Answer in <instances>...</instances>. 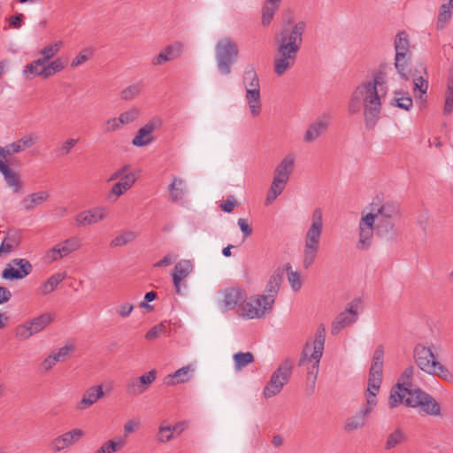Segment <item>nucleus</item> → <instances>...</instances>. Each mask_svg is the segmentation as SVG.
Returning <instances> with one entry per match:
<instances>
[{
    "instance_id": "24",
    "label": "nucleus",
    "mask_w": 453,
    "mask_h": 453,
    "mask_svg": "<svg viewBox=\"0 0 453 453\" xmlns=\"http://www.w3.org/2000/svg\"><path fill=\"white\" fill-rule=\"evenodd\" d=\"M104 396L102 385L88 388L83 394L80 402L76 404V410L84 411L91 407L97 401Z\"/></svg>"
},
{
    "instance_id": "54",
    "label": "nucleus",
    "mask_w": 453,
    "mask_h": 453,
    "mask_svg": "<svg viewBox=\"0 0 453 453\" xmlns=\"http://www.w3.org/2000/svg\"><path fill=\"white\" fill-rule=\"evenodd\" d=\"M94 50L92 48H85L81 50L71 61L70 66L77 68L78 66L88 62L93 56Z\"/></svg>"
},
{
    "instance_id": "63",
    "label": "nucleus",
    "mask_w": 453,
    "mask_h": 453,
    "mask_svg": "<svg viewBox=\"0 0 453 453\" xmlns=\"http://www.w3.org/2000/svg\"><path fill=\"white\" fill-rule=\"evenodd\" d=\"M134 173V172L130 171V167L128 165H124L121 168L116 170L113 172L110 177L107 179V182H111L117 180H122L124 176H127V174Z\"/></svg>"
},
{
    "instance_id": "48",
    "label": "nucleus",
    "mask_w": 453,
    "mask_h": 453,
    "mask_svg": "<svg viewBox=\"0 0 453 453\" xmlns=\"http://www.w3.org/2000/svg\"><path fill=\"white\" fill-rule=\"evenodd\" d=\"M79 139L69 137L62 141L56 147L55 151L58 157H65L69 155L72 150L78 144Z\"/></svg>"
},
{
    "instance_id": "52",
    "label": "nucleus",
    "mask_w": 453,
    "mask_h": 453,
    "mask_svg": "<svg viewBox=\"0 0 453 453\" xmlns=\"http://www.w3.org/2000/svg\"><path fill=\"white\" fill-rule=\"evenodd\" d=\"M177 430L179 433L181 432L179 425L174 426L161 425L158 428L157 441L162 443L171 441L173 438V433Z\"/></svg>"
},
{
    "instance_id": "30",
    "label": "nucleus",
    "mask_w": 453,
    "mask_h": 453,
    "mask_svg": "<svg viewBox=\"0 0 453 453\" xmlns=\"http://www.w3.org/2000/svg\"><path fill=\"white\" fill-rule=\"evenodd\" d=\"M54 319L55 315L52 312H44L27 321L35 335L44 331L54 321Z\"/></svg>"
},
{
    "instance_id": "38",
    "label": "nucleus",
    "mask_w": 453,
    "mask_h": 453,
    "mask_svg": "<svg viewBox=\"0 0 453 453\" xmlns=\"http://www.w3.org/2000/svg\"><path fill=\"white\" fill-rule=\"evenodd\" d=\"M287 184V181L273 177L271 187L266 196V204L272 203L283 192Z\"/></svg>"
},
{
    "instance_id": "21",
    "label": "nucleus",
    "mask_w": 453,
    "mask_h": 453,
    "mask_svg": "<svg viewBox=\"0 0 453 453\" xmlns=\"http://www.w3.org/2000/svg\"><path fill=\"white\" fill-rule=\"evenodd\" d=\"M194 270V265L191 260L181 259L176 263L172 270L171 276L177 294H180L181 282L186 280Z\"/></svg>"
},
{
    "instance_id": "58",
    "label": "nucleus",
    "mask_w": 453,
    "mask_h": 453,
    "mask_svg": "<svg viewBox=\"0 0 453 453\" xmlns=\"http://www.w3.org/2000/svg\"><path fill=\"white\" fill-rule=\"evenodd\" d=\"M384 347L380 344L376 347L372 360L370 370L383 371Z\"/></svg>"
},
{
    "instance_id": "2",
    "label": "nucleus",
    "mask_w": 453,
    "mask_h": 453,
    "mask_svg": "<svg viewBox=\"0 0 453 453\" xmlns=\"http://www.w3.org/2000/svg\"><path fill=\"white\" fill-rule=\"evenodd\" d=\"M305 27L303 21H299L280 34L273 57V70L278 76H282L295 65Z\"/></svg>"
},
{
    "instance_id": "39",
    "label": "nucleus",
    "mask_w": 453,
    "mask_h": 453,
    "mask_svg": "<svg viewBox=\"0 0 453 453\" xmlns=\"http://www.w3.org/2000/svg\"><path fill=\"white\" fill-rule=\"evenodd\" d=\"M19 242L20 237L18 233H9L0 245V256L11 253Z\"/></svg>"
},
{
    "instance_id": "60",
    "label": "nucleus",
    "mask_w": 453,
    "mask_h": 453,
    "mask_svg": "<svg viewBox=\"0 0 453 453\" xmlns=\"http://www.w3.org/2000/svg\"><path fill=\"white\" fill-rule=\"evenodd\" d=\"M277 11L278 10L273 7L263 4L261 23L264 27H267L271 24Z\"/></svg>"
},
{
    "instance_id": "25",
    "label": "nucleus",
    "mask_w": 453,
    "mask_h": 453,
    "mask_svg": "<svg viewBox=\"0 0 453 453\" xmlns=\"http://www.w3.org/2000/svg\"><path fill=\"white\" fill-rule=\"evenodd\" d=\"M296 156L293 153L287 154L276 165L273 177L288 182L295 169Z\"/></svg>"
},
{
    "instance_id": "49",
    "label": "nucleus",
    "mask_w": 453,
    "mask_h": 453,
    "mask_svg": "<svg viewBox=\"0 0 453 453\" xmlns=\"http://www.w3.org/2000/svg\"><path fill=\"white\" fill-rule=\"evenodd\" d=\"M66 65V61L60 57L46 62L48 79L64 71Z\"/></svg>"
},
{
    "instance_id": "33",
    "label": "nucleus",
    "mask_w": 453,
    "mask_h": 453,
    "mask_svg": "<svg viewBox=\"0 0 453 453\" xmlns=\"http://www.w3.org/2000/svg\"><path fill=\"white\" fill-rule=\"evenodd\" d=\"M281 276L280 274H273L270 277L268 280L265 289V304H274L275 298L278 295V292L280 290V285H281Z\"/></svg>"
},
{
    "instance_id": "44",
    "label": "nucleus",
    "mask_w": 453,
    "mask_h": 453,
    "mask_svg": "<svg viewBox=\"0 0 453 453\" xmlns=\"http://www.w3.org/2000/svg\"><path fill=\"white\" fill-rule=\"evenodd\" d=\"M169 58L170 61H174L180 58L185 51V45L180 41H176L163 49Z\"/></svg>"
},
{
    "instance_id": "41",
    "label": "nucleus",
    "mask_w": 453,
    "mask_h": 453,
    "mask_svg": "<svg viewBox=\"0 0 453 453\" xmlns=\"http://www.w3.org/2000/svg\"><path fill=\"white\" fill-rule=\"evenodd\" d=\"M62 47L63 42L60 40L44 46L39 50V55L41 56L40 58H42L44 62L51 60L60 51Z\"/></svg>"
},
{
    "instance_id": "9",
    "label": "nucleus",
    "mask_w": 453,
    "mask_h": 453,
    "mask_svg": "<svg viewBox=\"0 0 453 453\" xmlns=\"http://www.w3.org/2000/svg\"><path fill=\"white\" fill-rule=\"evenodd\" d=\"M366 213H372L376 220L395 219L401 215V207L398 202L394 200L384 201L376 196L367 207Z\"/></svg>"
},
{
    "instance_id": "43",
    "label": "nucleus",
    "mask_w": 453,
    "mask_h": 453,
    "mask_svg": "<svg viewBox=\"0 0 453 453\" xmlns=\"http://www.w3.org/2000/svg\"><path fill=\"white\" fill-rule=\"evenodd\" d=\"M367 420L357 413L346 418L343 429L346 432H353L356 430L363 429L366 426Z\"/></svg>"
},
{
    "instance_id": "37",
    "label": "nucleus",
    "mask_w": 453,
    "mask_h": 453,
    "mask_svg": "<svg viewBox=\"0 0 453 453\" xmlns=\"http://www.w3.org/2000/svg\"><path fill=\"white\" fill-rule=\"evenodd\" d=\"M66 277L65 273H57L51 275L46 281H44L41 287L40 291L42 295L46 296L53 292L60 282H62Z\"/></svg>"
},
{
    "instance_id": "11",
    "label": "nucleus",
    "mask_w": 453,
    "mask_h": 453,
    "mask_svg": "<svg viewBox=\"0 0 453 453\" xmlns=\"http://www.w3.org/2000/svg\"><path fill=\"white\" fill-rule=\"evenodd\" d=\"M81 247V242L79 237H69L58 242L52 248L46 250L44 259L48 264H52L70 256L72 253L79 250Z\"/></svg>"
},
{
    "instance_id": "40",
    "label": "nucleus",
    "mask_w": 453,
    "mask_h": 453,
    "mask_svg": "<svg viewBox=\"0 0 453 453\" xmlns=\"http://www.w3.org/2000/svg\"><path fill=\"white\" fill-rule=\"evenodd\" d=\"M407 393V388H403L402 387L401 384H397L396 387L393 388L390 392L388 399L389 407L395 408L399 403H402L403 402L405 403Z\"/></svg>"
},
{
    "instance_id": "35",
    "label": "nucleus",
    "mask_w": 453,
    "mask_h": 453,
    "mask_svg": "<svg viewBox=\"0 0 453 453\" xmlns=\"http://www.w3.org/2000/svg\"><path fill=\"white\" fill-rule=\"evenodd\" d=\"M394 219L376 220V227L380 234L388 240H393L397 237L398 230L395 227Z\"/></svg>"
},
{
    "instance_id": "51",
    "label": "nucleus",
    "mask_w": 453,
    "mask_h": 453,
    "mask_svg": "<svg viewBox=\"0 0 453 453\" xmlns=\"http://www.w3.org/2000/svg\"><path fill=\"white\" fill-rule=\"evenodd\" d=\"M13 334L15 339L19 342L27 341L35 335L27 321L16 326Z\"/></svg>"
},
{
    "instance_id": "7",
    "label": "nucleus",
    "mask_w": 453,
    "mask_h": 453,
    "mask_svg": "<svg viewBox=\"0 0 453 453\" xmlns=\"http://www.w3.org/2000/svg\"><path fill=\"white\" fill-rule=\"evenodd\" d=\"M408 393L405 404L409 407H419L422 411L428 415L439 416L441 408L438 403L431 395L418 388H407Z\"/></svg>"
},
{
    "instance_id": "1",
    "label": "nucleus",
    "mask_w": 453,
    "mask_h": 453,
    "mask_svg": "<svg viewBox=\"0 0 453 453\" xmlns=\"http://www.w3.org/2000/svg\"><path fill=\"white\" fill-rule=\"evenodd\" d=\"M389 80L388 72L380 71L357 84L350 95L348 111L350 115L362 113L367 128H373L380 119Z\"/></svg>"
},
{
    "instance_id": "17",
    "label": "nucleus",
    "mask_w": 453,
    "mask_h": 453,
    "mask_svg": "<svg viewBox=\"0 0 453 453\" xmlns=\"http://www.w3.org/2000/svg\"><path fill=\"white\" fill-rule=\"evenodd\" d=\"M33 271L31 263L26 258L12 259L2 271V278L8 280H22Z\"/></svg>"
},
{
    "instance_id": "42",
    "label": "nucleus",
    "mask_w": 453,
    "mask_h": 453,
    "mask_svg": "<svg viewBox=\"0 0 453 453\" xmlns=\"http://www.w3.org/2000/svg\"><path fill=\"white\" fill-rule=\"evenodd\" d=\"M382 381V371L370 370L367 385V394H373L375 396L380 390Z\"/></svg>"
},
{
    "instance_id": "46",
    "label": "nucleus",
    "mask_w": 453,
    "mask_h": 453,
    "mask_svg": "<svg viewBox=\"0 0 453 453\" xmlns=\"http://www.w3.org/2000/svg\"><path fill=\"white\" fill-rule=\"evenodd\" d=\"M234 370L242 371L245 366L254 362V356L251 352H238L233 356Z\"/></svg>"
},
{
    "instance_id": "36",
    "label": "nucleus",
    "mask_w": 453,
    "mask_h": 453,
    "mask_svg": "<svg viewBox=\"0 0 453 453\" xmlns=\"http://www.w3.org/2000/svg\"><path fill=\"white\" fill-rule=\"evenodd\" d=\"M137 236L138 233L136 231L125 229L117 234L113 239H111L110 242V246L111 248L125 246L134 242Z\"/></svg>"
},
{
    "instance_id": "10",
    "label": "nucleus",
    "mask_w": 453,
    "mask_h": 453,
    "mask_svg": "<svg viewBox=\"0 0 453 453\" xmlns=\"http://www.w3.org/2000/svg\"><path fill=\"white\" fill-rule=\"evenodd\" d=\"M395 68L403 78L407 79L410 73L409 62L411 51L408 35L405 32L402 31L396 35L395 40Z\"/></svg>"
},
{
    "instance_id": "55",
    "label": "nucleus",
    "mask_w": 453,
    "mask_h": 453,
    "mask_svg": "<svg viewBox=\"0 0 453 453\" xmlns=\"http://www.w3.org/2000/svg\"><path fill=\"white\" fill-rule=\"evenodd\" d=\"M125 444V440L119 438L110 440L104 443L95 453H114L119 450Z\"/></svg>"
},
{
    "instance_id": "57",
    "label": "nucleus",
    "mask_w": 453,
    "mask_h": 453,
    "mask_svg": "<svg viewBox=\"0 0 453 453\" xmlns=\"http://www.w3.org/2000/svg\"><path fill=\"white\" fill-rule=\"evenodd\" d=\"M377 404V397L373 394H366V403L364 404L358 412V415L363 417L365 420H368L370 414L372 412L374 407Z\"/></svg>"
},
{
    "instance_id": "22",
    "label": "nucleus",
    "mask_w": 453,
    "mask_h": 453,
    "mask_svg": "<svg viewBox=\"0 0 453 453\" xmlns=\"http://www.w3.org/2000/svg\"><path fill=\"white\" fill-rule=\"evenodd\" d=\"M137 180L135 173L127 174L112 185L106 194V199L110 202H117L120 196L126 194L134 185Z\"/></svg>"
},
{
    "instance_id": "23",
    "label": "nucleus",
    "mask_w": 453,
    "mask_h": 453,
    "mask_svg": "<svg viewBox=\"0 0 453 453\" xmlns=\"http://www.w3.org/2000/svg\"><path fill=\"white\" fill-rule=\"evenodd\" d=\"M222 295V305L226 310H233L237 305H242L247 298L245 291L238 287L226 288Z\"/></svg>"
},
{
    "instance_id": "5",
    "label": "nucleus",
    "mask_w": 453,
    "mask_h": 453,
    "mask_svg": "<svg viewBox=\"0 0 453 453\" xmlns=\"http://www.w3.org/2000/svg\"><path fill=\"white\" fill-rule=\"evenodd\" d=\"M242 84L245 88V100L250 114L253 118H257L261 114L262 102L260 81L253 66L246 67L243 73Z\"/></svg>"
},
{
    "instance_id": "64",
    "label": "nucleus",
    "mask_w": 453,
    "mask_h": 453,
    "mask_svg": "<svg viewBox=\"0 0 453 453\" xmlns=\"http://www.w3.org/2000/svg\"><path fill=\"white\" fill-rule=\"evenodd\" d=\"M72 350V348L69 346H64L58 349L57 351H52L50 354L55 358L56 363L63 362L68 357Z\"/></svg>"
},
{
    "instance_id": "27",
    "label": "nucleus",
    "mask_w": 453,
    "mask_h": 453,
    "mask_svg": "<svg viewBox=\"0 0 453 453\" xmlns=\"http://www.w3.org/2000/svg\"><path fill=\"white\" fill-rule=\"evenodd\" d=\"M0 173L3 174L5 183L14 194H22L24 192V183L20 175L10 168L8 165H0Z\"/></svg>"
},
{
    "instance_id": "6",
    "label": "nucleus",
    "mask_w": 453,
    "mask_h": 453,
    "mask_svg": "<svg viewBox=\"0 0 453 453\" xmlns=\"http://www.w3.org/2000/svg\"><path fill=\"white\" fill-rule=\"evenodd\" d=\"M239 55L237 43L230 37H224L218 41L215 46V58L219 72L228 75L232 71V65Z\"/></svg>"
},
{
    "instance_id": "28",
    "label": "nucleus",
    "mask_w": 453,
    "mask_h": 453,
    "mask_svg": "<svg viewBox=\"0 0 453 453\" xmlns=\"http://www.w3.org/2000/svg\"><path fill=\"white\" fill-rule=\"evenodd\" d=\"M22 74L27 80H32L36 77L48 79L46 62L40 58L33 60L26 65Z\"/></svg>"
},
{
    "instance_id": "15",
    "label": "nucleus",
    "mask_w": 453,
    "mask_h": 453,
    "mask_svg": "<svg viewBox=\"0 0 453 453\" xmlns=\"http://www.w3.org/2000/svg\"><path fill=\"white\" fill-rule=\"evenodd\" d=\"M323 229V211L320 208H316L311 213L310 225L308 226L303 236V242L320 246Z\"/></svg>"
},
{
    "instance_id": "61",
    "label": "nucleus",
    "mask_w": 453,
    "mask_h": 453,
    "mask_svg": "<svg viewBox=\"0 0 453 453\" xmlns=\"http://www.w3.org/2000/svg\"><path fill=\"white\" fill-rule=\"evenodd\" d=\"M413 373H414V367L413 366L407 367L402 373V375L399 379V382L397 384H401L402 387H403V388L413 387L411 384Z\"/></svg>"
},
{
    "instance_id": "4",
    "label": "nucleus",
    "mask_w": 453,
    "mask_h": 453,
    "mask_svg": "<svg viewBox=\"0 0 453 453\" xmlns=\"http://www.w3.org/2000/svg\"><path fill=\"white\" fill-rule=\"evenodd\" d=\"M413 359L417 366L424 372L439 376L443 380L452 379V374L447 367L436 360L435 355L430 347L418 343L413 349Z\"/></svg>"
},
{
    "instance_id": "13",
    "label": "nucleus",
    "mask_w": 453,
    "mask_h": 453,
    "mask_svg": "<svg viewBox=\"0 0 453 453\" xmlns=\"http://www.w3.org/2000/svg\"><path fill=\"white\" fill-rule=\"evenodd\" d=\"M374 217L372 213H366L364 210L358 223V240L357 249L359 250H367L372 244L374 234Z\"/></svg>"
},
{
    "instance_id": "34",
    "label": "nucleus",
    "mask_w": 453,
    "mask_h": 453,
    "mask_svg": "<svg viewBox=\"0 0 453 453\" xmlns=\"http://www.w3.org/2000/svg\"><path fill=\"white\" fill-rule=\"evenodd\" d=\"M320 246L307 244L303 242L302 252V264L305 270L310 269L318 257Z\"/></svg>"
},
{
    "instance_id": "31",
    "label": "nucleus",
    "mask_w": 453,
    "mask_h": 453,
    "mask_svg": "<svg viewBox=\"0 0 453 453\" xmlns=\"http://www.w3.org/2000/svg\"><path fill=\"white\" fill-rule=\"evenodd\" d=\"M329 120L326 118L319 119L311 124L304 134V141L312 142L317 140L327 128Z\"/></svg>"
},
{
    "instance_id": "16",
    "label": "nucleus",
    "mask_w": 453,
    "mask_h": 453,
    "mask_svg": "<svg viewBox=\"0 0 453 453\" xmlns=\"http://www.w3.org/2000/svg\"><path fill=\"white\" fill-rule=\"evenodd\" d=\"M162 126L163 120L160 118H152L138 129L131 142L132 145L137 148H142L150 145L155 140L153 133L160 129Z\"/></svg>"
},
{
    "instance_id": "26",
    "label": "nucleus",
    "mask_w": 453,
    "mask_h": 453,
    "mask_svg": "<svg viewBox=\"0 0 453 453\" xmlns=\"http://www.w3.org/2000/svg\"><path fill=\"white\" fill-rule=\"evenodd\" d=\"M49 198L50 193L47 190H40L24 196L21 199L19 205L23 211H31L47 202Z\"/></svg>"
},
{
    "instance_id": "32",
    "label": "nucleus",
    "mask_w": 453,
    "mask_h": 453,
    "mask_svg": "<svg viewBox=\"0 0 453 453\" xmlns=\"http://www.w3.org/2000/svg\"><path fill=\"white\" fill-rule=\"evenodd\" d=\"M194 372L191 365L178 369L173 373L168 374L164 379V383L167 386H174L176 384L184 383L190 380V373Z\"/></svg>"
},
{
    "instance_id": "56",
    "label": "nucleus",
    "mask_w": 453,
    "mask_h": 453,
    "mask_svg": "<svg viewBox=\"0 0 453 453\" xmlns=\"http://www.w3.org/2000/svg\"><path fill=\"white\" fill-rule=\"evenodd\" d=\"M142 90V84L134 83L124 88L120 93V97L124 101H132L141 94Z\"/></svg>"
},
{
    "instance_id": "53",
    "label": "nucleus",
    "mask_w": 453,
    "mask_h": 453,
    "mask_svg": "<svg viewBox=\"0 0 453 453\" xmlns=\"http://www.w3.org/2000/svg\"><path fill=\"white\" fill-rule=\"evenodd\" d=\"M141 116V110L137 107H131L119 114L122 126L134 123Z\"/></svg>"
},
{
    "instance_id": "18",
    "label": "nucleus",
    "mask_w": 453,
    "mask_h": 453,
    "mask_svg": "<svg viewBox=\"0 0 453 453\" xmlns=\"http://www.w3.org/2000/svg\"><path fill=\"white\" fill-rule=\"evenodd\" d=\"M109 215V210L103 205L94 206L80 211L75 216L77 227L96 225L104 221Z\"/></svg>"
},
{
    "instance_id": "8",
    "label": "nucleus",
    "mask_w": 453,
    "mask_h": 453,
    "mask_svg": "<svg viewBox=\"0 0 453 453\" xmlns=\"http://www.w3.org/2000/svg\"><path fill=\"white\" fill-rule=\"evenodd\" d=\"M293 370L291 360L283 361L275 372H273L269 381L265 385L263 395L265 398L277 395L288 383Z\"/></svg>"
},
{
    "instance_id": "14",
    "label": "nucleus",
    "mask_w": 453,
    "mask_h": 453,
    "mask_svg": "<svg viewBox=\"0 0 453 453\" xmlns=\"http://www.w3.org/2000/svg\"><path fill=\"white\" fill-rule=\"evenodd\" d=\"M359 302L355 300L349 303L345 310L340 312L331 324V334L337 335L344 328L352 326L358 319Z\"/></svg>"
},
{
    "instance_id": "45",
    "label": "nucleus",
    "mask_w": 453,
    "mask_h": 453,
    "mask_svg": "<svg viewBox=\"0 0 453 453\" xmlns=\"http://www.w3.org/2000/svg\"><path fill=\"white\" fill-rule=\"evenodd\" d=\"M405 439L406 436L404 432L401 428H396L388 434L385 443V449L388 450L392 449L403 443Z\"/></svg>"
},
{
    "instance_id": "12",
    "label": "nucleus",
    "mask_w": 453,
    "mask_h": 453,
    "mask_svg": "<svg viewBox=\"0 0 453 453\" xmlns=\"http://www.w3.org/2000/svg\"><path fill=\"white\" fill-rule=\"evenodd\" d=\"M265 301V296L263 295L251 296L249 302H244L240 305L238 313L241 317L249 319H261L273 306V304L266 305Z\"/></svg>"
},
{
    "instance_id": "59",
    "label": "nucleus",
    "mask_w": 453,
    "mask_h": 453,
    "mask_svg": "<svg viewBox=\"0 0 453 453\" xmlns=\"http://www.w3.org/2000/svg\"><path fill=\"white\" fill-rule=\"evenodd\" d=\"M119 117H112L106 119L104 123V132L105 134L113 133L122 128Z\"/></svg>"
},
{
    "instance_id": "3",
    "label": "nucleus",
    "mask_w": 453,
    "mask_h": 453,
    "mask_svg": "<svg viewBox=\"0 0 453 453\" xmlns=\"http://www.w3.org/2000/svg\"><path fill=\"white\" fill-rule=\"evenodd\" d=\"M326 326L320 324L317 326L314 336L307 340L302 350L299 365H306L308 376L311 378L312 386L315 385L320 359L323 356L326 342Z\"/></svg>"
},
{
    "instance_id": "62",
    "label": "nucleus",
    "mask_w": 453,
    "mask_h": 453,
    "mask_svg": "<svg viewBox=\"0 0 453 453\" xmlns=\"http://www.w3.org/2000/svg\"><path fill=\"white\" fill-rule=\"evenodd\" d=\"M398 93L395 94L392 105H395L401 109L409 111L412 106V99L411 96H398Z\"/></svg>"
},
{
    "instance_id": "50",
    "label": "nucleus",
    "mask_w": 453,
    "mask_h": 453,
    "mask_svg": "<svg viewBox=\"0 0 453 453\" xmlns=\"http://www.w3.org/2000/svg\"><path fill=\"white\" fill-rule=\"evenodd\" d=\"M285 269L288 272V280L292 290L294 292H298L303 286L301 273L296 271H292V266L290 264H287Z\"/></svg>"
},
{
    "instance_id": "19",
    "label": "nucleus",
    "mask_w": 453,
    "mask_h": 453,
    "mask_svg": "<svg viewBox=\"0 0 453 453\" xmlns=\"http://www.w3.org/2000/svg\"><path fill=\"white\" fill-rule=\"evenodd\" d=\"M156 379V370H150L139 377H131L126 382V392L132 396L140 395L148 390Z\"/></svg>"
},
{
    "instance_id": "20",
    "label": "nucleus",
    "mask_w": 453,
    "mask_h": 453,
    "mask_svg": "<svg viewBox=\"0 0 453 453\" xmlns=\"http://www.w3.org/2000/svg\"><path fill=\"white\" fill-rule=\"evenodd\" d=\"M84 431L81 428H73L67 431L56 438L50 443L53 452H60L76 444L83 436Z\"/></svg>"
},
{
    "instance_id": "29",
    "label": "nucleus",
    "mask_w": 453,
    "mask_h": 453,
    "mask_svg": "<svg viewBox=\"0 0 453 453\" xmlns=\"http://www.w3.org/2000/svg\"><path fill=\"white\" fill-rule=\"evenodd\" d=\"M169 200L172 203L182 201L188 192L187 182L182 178L173 176L172 182L168 186Z\"/></svg>"
},
{
    "instance_id": "47",
    "label": "nucleus",
    "mask_w": 453,
    "mask_h": 453,
    "mask_svg": "<svg viewBox=\"0 0 453 453\" xmlns=\"http://www.w3.org/2000/svg\"><path fill=\"white\" fill-rule=\"evenodd\" d=\"M443 1L438 15V26L441 27L450 19L453 13V0Z\"/></svg>"
}]
</instances>
